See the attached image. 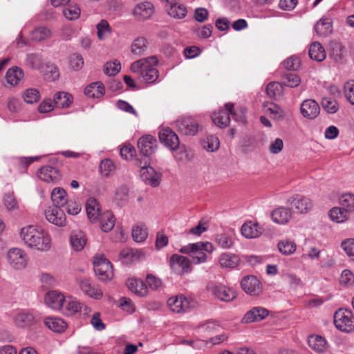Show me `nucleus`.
<instances>
[{"instance_id": "obj_38", "label": "nucleus", "mask_w": 354, "mask_h": 354, "mask_svg": "<svg viewBox=\"0 0 354 354\" xmlns=\"http://www.w3.org/2000/svg\"><path fill=\"white\" fill-rule=\"evenodd\" d=\"M44 324L49 329L56 333H62L67 327V324L63 319L56 317L46 318Z\"/></svg>"}, {"instance_id": "obj_24", "label": "nucleus", "mask_w": 354, "mask_h": 354, "mask_svg": "<svg viewBox=\"0 0 354 354\" xmlns=\"http://www.w3.org/2000/svg\"><path fill=\"white\" fill-rule=\"evenodd\" d=\"M271 217L274 223L284 225L291 219L292 212L289 208L280 207L272 211Z\"/></svg>"}, {"instance_id": "obj_54", "label": "nucleus", "mask_w": 354, "mask_h": 354, "mask_svg": "<svg viewBox=\"0 0 354 354\" xmlns=\"http://www.w3.org/2000/svg\"><path fill=\"white\" fill-rule=\"evenodd\" d=\"M215 241L218 245L223 249L230 248L234 244L232 237L225 233L218 234Z\"/></svg>"}, {"instance_id": "obj_25", "label": "nucleus", "mask_w": 354, "mask_h": 354, "mask_svg": "<svg viewBox=\"0 0 354 354\" xmlns=\"http://www.w3.org/2000/svg\"><path fill=\"white\" fill-rule=\"evenodd\" d=\"M241 234L247 239L257 238L262 234V228L258 223L252 221L245 223L241 229Z\"/></svg>"}, {"instance_id": "obj_21", "label": "nucleus", "mask_w": 354, "mask_h": 354, "mask_svg": "<svg viewBox=\"0 0 354 354\" xmlns=\"http://www.w3.org/2000/svg\"><path fill=\"white\" fill-rule=\"evenodd\" d=\"M66 297L63 294L56 290L48 292L45 297L46 304L53 309L62 310Z\"/></svg>"}, {"instance_id": "obj_15", "label": "nucleus", "mask_w": 354, "mask_h": 354, "mask_svg": "<svg viewBox=\"0 0 354 354\" xmlns=\"http://www.w3.org/2000/svg\"><path fill=\"white\" fill-rule=\"evenodd\" d=\"M15 325L21 328H29L37 323V319L32 312L21 311L13 318Z\"/></svg>"}, {"instance_id": "obj_30", "label": "nucleus", "mask_w": 354, "mask_h": 354, "mask_svg": "<svg viewBox=\"0 0 354 354\" xmlns=\"http://www.w3.org/2000/svg\"><path fill=\"white\" fill-rule=\"evenodd\" d=\"M308 343L309 346L317 353H323L328 348L327 342L319 335H310L308 337Z\"/></svg>"}, {"instance_id": "obj_20", "label": "nucleus", "mask_w": 354, "mask_h": 354, "mask_svg": "<svg viewBox=\"0 0 354 354\" xmlns=\"http://www.w3.org/2000/svg\"><path fill=\"white\" fill-rule=\"evenodd\" d=\"M45 216L50 223L57 226H64L66 224V215L60 207H55L47 209Z\"/></svg>"}, {"instance_id": "obj_53", "label": "nucleus", "mask_w": 354, "mask_h": 354, "mask_svg": "<svg viewBox=\"0 0 354 354\" xmlns=\"http://www.w3.org/2000/svg\"><path fill=\"white\" fill-rule=\"evenodd\" d=\"M64 16L69 20L77 19L80 15V9L76 5L68 4L63 9Z\"/></svg>"}, {"instance_id": "obj_62", "label": "nucleus", "mask_w": 354, "mask_h": 354, "mask_svg": "<svg viewBox=\"0 0 354 354\" xmlns=\"http://www.w3.org/2000/svg\"><path fill=\"white\" fill-rule=\"evenodd\" d=\"M97 36L101 40L105 39L111 32L109 24L105 20H102L97 25Z\"/></svg>"}, {"instance_id": "obj_4", "label": "nucleus", "mask_w": 354, "mask_h": 354, "mask_svg": "<svg viewBox=\"0 0 354 354\" xmlns=\"http://www.w3.org/2000/svg\"><path fill=\"white\" fill-rule=\"evenodd\" d=\"M6 260L11 268L21 270L26 268L29 258L26 252L23 249L12 248L7 252Z\"/></svg>"}, {"instance_id": "obj_6", "label": "nucleus", "mask_w": 354, "mask_h": 354, "mask_svg": "<svg viewBox=\"0 0 354 354\" xmlns=\"http://www.w3.org/2000/svg\"><path fill=\"white\" fill-rule=\"evenodd\" d=\"M334 324L341 331L348 333L354 330V318L351 310L339 309L334 315Z\"/></svg>"}, {"instance_id": "obj_22", "label": "nucleus", "mask_w": 354, "mask_h": 354, "mask_svg": "<svg viewBox=\"0 0 354 354\" xmlns=\"http://www.w3.org/2000/svg\"><path fill=\"white\" fill-rule=\"evenodd\" d=\"M288 203L298 213H306L312 207L310 200L303 196L297 195L290 198Z\"/></svg>"}, {"instance_id": "obj_19", "label": "nucleus", "mask_w": 354, "mask_h": 354, "mask_svg": "<svg viewBox=\"0 0 354 354\" xmlns=\"http://www.w3.org/2000/svg\"><path fill=\"white\" fill-rule=\"evenodd\" d=\"M77 283L80 288L90 297L99 299L102 297V292L97 286L86 279H78Z\"/></svg>"}, {"instance_id": "obj_45", "label": "nucleus", "mask_w": 354, "mask_h": 354, "mask_svg": "<svg viewBox=\"0 0 354 354\" xmlns=\"http://www.w3.org/2000/svg\"><path fill=\"white\" fill-rule=\"evenodd\" d=\"M339 204L342 209L349 213L354 212V194L348 193L343 194L339 198Z\"/></svg>"}, {"instance_id": "obj_9", "label": "nucleus", "mask_w": 354, "mask_h": 354, "mask_svg": "<svg viewBox=\"0 0 354 354\" xmlns=\"http://www.w3.org/2000/svg\"><path fill=\"white\" fill-rule=\"evenodd\" d=\"M140 167V176L142 179L147 184L152 187H157L160 184L161 175L157 173L155 169L147 165V160H145V164L142 165L141 160L138 163Z\"/></svg>"}, {"instance_id": "obj_11", "label": "nucleus", "mask_w": 354, "mask_h": 354, "mask_svg": "<svg viewBox=\"0 0 354 354\" xmlns=\"http://www.w3.org/2000/svg\"><path fill=\"white\" fill-rule=\"evenodd\" d=\"M208 288L221 301L228 302L236 297L235 292L222 284L211 283L208 286Z\"/></svg>"}, {"instance_id": "obj_42", "label": "nucleus", "mask_w": 354, "mask_h": 354, "mask_svg": "<svg viewBox=\"0 0 354 354\" xmlns=\"http://www.w3.org/2000/svg\"><path fill=\"white\" fill-rule=\"evenodd\" d=\"M315 30L320 37H326L333 31L330 21L329 19H320L315 25Z\"/></svg>"}, {"instance_id": "obj_46", "label": "nucleus", "mask_w": 354, "mask_h": 354, "mask_svg": "<svg viewBox=\"0 0 354 354\" xmlns=\"http://www.w3.org/2000/svg\"><path fill=\"white\" fill-rule=\"evenodd\" d=\"M31 39L35 41H41L47 39L51 36V31L46 27H38L33 30L30 34Z\"/></svg>"}, {"instance_id": "obj_26", "label": "nucleus", "mask_w": 354, "mask_h": 354, "mask_svg": "<svg viewBox=\"0 0 354 354\" xmlns=\"http://www.w3.org/2000/svg\"><path fill=\"white\" fill-rule=\"evenodd\" d=\"M83 307L86 308L82 304L75 299L71 297H66L64 305H63V308L61 310L64 314L68 316H71L81 311Z\"/></svg>"}, {"instance_id": "obj_8", "label": "nucleus", "mask_w": 354, "mask_h": 354, "mask_svg": "<svg viewBox=\"0 0 354 354\" xmlns=\"http://www.w3.org/2000/svg\"><path fill=\"white\" fill-rule=\"evenodd\" d=\"M169 266L171 270L179 275L191 271V261L187 257L177 254H174L170 257Z\"/></svg>"}, {"instance_id": "obj_12", "label": "nucleus", "mask_w": 354, "mask_h": 354, "mask_svg": "<svg viewBox=\"0 0 354 354\" xmlns=\"http://www.w3.org/2000/svg\"><path fill=\"white\" fill-rule=\"evenodd\" d=\"M156 145V139L150 135L144 136L138 141V147L140 153L145 156V160L154 153Z\"/></svg>"}, {"instance_id": "obj_43", "label": "nucleus", "mask_w": 354, "mask_h": 354, "mask_svg": "<svg viewBox=\"0 0 354 354\" xmlns=\"http://www.w3.org/2000/svg\"><path fill=\"white\" fill-rule=\"evenodd\" d=\"M147 49V41L145 37H138L136 39L131 46V53L133 55H142Z\"/></svg>"}, {"instance_id": "obj_39", "label": "nucleus", "mask_w": 354, "mask_h": 354, "mask_svg": "<svg viewBox=\"0 0 354 354\" xmlns=\"http://www.w3.org/2000/svg\"><path fill=\"white\" fill-rule=\"evenodd\" d=\"M53 101L57 108L68 107L72 103L73 97L68 93L59 91L55 94Z\"/></svg>"}, {"instance_id": "obj_49", "label": "nucleus", "mask_w": 354, "mask_h": 354, "mask_svg": "<svg viewBox=\"0 0 354 354\" xmlns=\"http://www.w3.org/2000/svg\"><path fill=\"white\" fill-rule=\"evenodd\" d=\"M148 236L147 227L143 224H138L133 227L132 230V236L135 241L142 242Z\"/></svg>"}, {"instance_id": "obj_60", "label": "nucleus", "mask_w": 354, "mask_h": 354, "mask_svg": "<svg viewBox=\"0 0 354 354\" xmlns=\"http://www.w3.org/2000/svg\"><path fill=\"white\" fill-rule=\"evenodd\" d=\"M282 90V84L278 82H270L266 87V93L270 97L280 96Z\"/></svg>"}, {"instance_id": "obj_52", "label": "nucleus", "mask_w": 354, "mask_h": 354, "mask_svg": "<svg viewBox=\"0 0 354 354\" xmlns=\"http://www.w3.org/2000/svg\"><path fill=\"white\" fill-rule=\"evenodd\" d=\"M301 83L300 77L294 73H286L282 77L281 84L286 86L295 88Z\"/></svg>"}, {"instance_id": "obj_34", "label": "nucleus", "mask_w": 354, "mask_h": 354, "mask_svg": "<svg viewBox=\"0 0 354 354\" xmlns=\"http://www.w3.org/2000/svg\"><path fill=\"white\" fill-rule=\"evenodd\" d=\"M51 200L55 207H63L68 201L67 194L64 189L55 187L51 192Z\"/></svg>"}, {"instance_id": "obj_16", "label": "nucleus", "mask_w": 354, "mask_h": 354, "mask_svg": "<svg viewBox=\"0 0 354 354\" xmlns=\"http://www.w3.org/2000/svg\"><path fill=\"white\" fill-rule=\"evenodd\" d=\"M167 306L172 312L182 313L189 308V301L183 295H178L169 298Z\"/></svg>"}, {"instance_id": "obj_64", "label": "nucleus", "mask_w": 354, "mask_h": 354, "mask_svg": "<svg viewBox=\"0 0 354 354\" xmlns=\"http://www.w3.org/2000/svg\"><path fill=\"white\" fill-rule=\"evenodd\" d=\"M341 246L346 254L354 261V239H348L342 241Z\"/></svg>"}, {"instance_id": "obj_27", "label": "nucleus", "mask_w": 354, "mask_h": 354, "mask_svg": "<svg viewBox=\"0 0 354 354\" xmlns=\"http://www.w3.org/2000/svg\"><path fill=\"white\" fill-rule=\"evenodd\" d=\"M86 210L88 218L91 222H95L100 216V205L94 198H89L86 203Z\"/></svg>"}, {"instance_id": "obj_41", "label": "nucleus", "mask_w": 354, "mask_h": 354, "mask_svg": "<svg viewBox=\"0 0 354 354\" xmlns=\"http://www.w3.org/2000/svg\"><path fill=\"white\" fill-rule=\"evenodd\" d=\"M279 251L283 255H291L297 249L295 241L286 239L279 241L277 244Z\"/></svg>"}, {"instance_id": "obj_5", "label": "nucleus", "mask_w": 354, "mask_h": 354, "mask_svg": "<svg viewBox=\"0 0 354 354\" xmlns=\"http://www.w3.org/2000/svg\"><path fill=\"white\" fill-rule=\"evenodd\" d=\"M93 264L96 276L101 281L111 279L113 276L111 262L102 255H96L93 258Z\"/></svg>"}, {"instance_id": "obj_36", "label": "nucleus", "mask_w": 354, "mask_h": 354, "mask_svg": "<svg viewBox=\"0 0 354 354\" xmlns=\"http://www.w3.org/2000/svg\"><path fill=\"white\" fill-rule=\"evenodd\" d=\"M98 219L102 230L105 232L111 231L115 225V219L112 212L109 211L104 212Z\"/></svg>"}, {"instance_id": "obj_28", "label": "nucleus", "mask_w": 354, "mask_h": 354, "mask_svg": "<svg viewBox=\"0 0 354 354\" xmlns=\"http://www.w3.org/2000/svg\"><path fill=\"white\" fill-rule=\"evenodd\" d=\"M128 288L139 297L146 296L148 288L146 284L140 279H129L127 281Z\"/></svg>"}, {"instance_id": "obj_56", "label": "nucleus", "mask_w": 354, "mask_h": 354, "mask_svg": "<svg viewBox=\"0 0 354 354\" xmlns=\"http://www.w3.org/2000/svg\"><path fill=\"white\" fill-rule=\"evenodd\" d=\"M23 98L26 103L32 104L40 99V94L36 88H28L24 91Z\"/></svg>"}, {"instance_id": "obj_7", "label": "nucleus", "mask_w": 354, "mask_h": 354, "mask_svg": "<svg viewBox=\"0 0 354 354\" xmlns=\"http://www.w3.org/2000/svg\"><path fill=\"white\" fill-rule=\"evenodd\" d=\"M178 131L186 136H194L201 128L199 122L190 116L181 117L176 122Z\"/></svg>"}, {"instance_id": "obj_29", "label": "nucleus", "mask_w": 354, "mask_h": 354, "mask_svg": "<svg viewBox=\"0 0 354 354\" xmlns=\"http://www.w3.org/2000/svg\"><path fill=\"white\" fill-rule=\"evenodd\" d=\"M70 242L72 248L75 251H81L86 243V238L83 232L76 230L72 232Z\"/></svg>"}, {"instance_id": "obj_48", "label": "nucleus", "mask_w": 354, "mask_h": 354, "mask_svg": "<svg viewBox=\"0 0 354 354\" xmlns=\"http://www.w3.org/2000/svg\"><path fill=\"white\" fill-rule=\"evenodd\" d=\"M167 12L169 15L175 19H183L187 12L186 7L183 4H180L179 1L171 8H168Z\"/></svg>"}, {"instance_id": "obj_1", "label": "nucleus", "mask_w": 354, "mask_h": 354, "mask_svg": "<svg viewBox=\"0 0 354 354\" xmlns=\"http://www.w3.org/2000/svg\"><path fill=\"white\" fill-rule=\"evenodd\" d=\"M20 236L24 243L29 248L40 252L48 251L51 248V237L48 232L36 225L21 228Z\"/></svg>"}, {"instance_id": "obj_14", "label": "nucleus", "mask_w": 354, "mask_h": 354, "mask_svg": "<svg viewBox=\"0 0 354 354\" xmlns=\"http://www.w3.org/2000/svg\"><path fill=\"white\" fill-rule=\"evenodd\" d=\"M159 139L161 143L171 150H176L179 147L180 142L178 136L169 128L162 129L160 131Z\"/></svg>"}, {"instance_id": "obj_40", "label": "nucleus", "mask_w": 354, "mask_h": 354, "mask_svg": "<svg viewBox=\"0 0 354 354\" xmlns=\"http://www.w3.org/2000/svg\"><path fill=\"white\" fill-rule=\"evenodd\" d=\"M44 59L41 55L32 53L28 54L25 59V65L34 70H39L44 66Z\"/></svg>"}, {"instance_id": "obj_50", "label": "nucleus", "mask_w": 354, "mask_h": 354, "mask_svg": "<svg viewBox=\"0 0 354 354\" xmlns=\"http://www.w3.org/2000/svg\"><path fill=\"white\" fill-rule=\"evenodd\" d=\"M129 188L126 185H121L115 190L114 200L118 205L122 206L127 201L129 196Z\"/></svg>"}, {"instance_id": "obj_37", "label": "nucleus", "mask_w": 354, "mask_h": 354, "mask_svg": "<svg viewBox=\"0 0 354 354\" xmlns=\"http://www.w3.org/2000/svg\"><path fill=\"white\" fill-rule=\"evenodd\" d=\"M238 256L232 253H223L219 258V263L223 268H234L239 263Z\"/></svg>"}, {"instance_id": "obj_58", "label": "nucleus", "mask_w": 354, "mask_h": 354, "mask_svg": "<svg viewBox=\"0 0 354 354\" xmlns=\"http://www.w3.org/2000/svg\"><path fill=\"white\" fill-rule=\"evenodd\" d=\"M120 69V63L116 60L114 62H108L104 66V72L109 76L115 75Z\"/></svg>"}, {"instance_id": "obj_59", "label": "nucleus", "mask_w": 354, "mask_h": 354, "mask_svg": "<svg viewBox=\"0 0 354 354\" xmlns=\"http://www.w3.org/2000/svg\"><path fill=\"white\" fill-rule=\"evenodd\" d=\"M115 169L113 162L109 159L102 160L100 164V173L104 176H109Z\"/></svg>"}, {"instance_id": "obj_18", "label": "nucleus", "mask_w": 354, "mask_h": 354, "mask_svg": "<svg viewBox=\"0 0 354 354\" xmlns=\"http://www.w3.org/2000/svg\"><path fill=\"white\" fill-rule=\"evenodd\" d=\"M154 12L153 5L150 1H144L137 4L133 10V16L138 20L150 18Z\"/></svg>"}, {"instance_id": "obj_2", "label": "nucleus", "mask_w": 354, "mask_h": 354, "mask_svg": "<svg viewBox=\"0 0 354 354\" xmlns=\"http://www.w3.org/2000/svg\"><path fill=\"white\" fill-rule=\"evenodd\" d=\"M158 62L156 56L142 58L131 64V71L136 74L142 81L153 84L159 76V72L156 68Z\"/></svg>"}, {"instance_id": "obj_33", "label": "nucleus", "mask_w": 354, "mask_h": 354, "mask_svg": "<svg viewBox=\"0 0 354 354\" xmlns=\"http://www.w3.org/2000/svg\"><path fill=\"white\" fill-rule=\"evenodd\" d=\"M24 75L23 70L15 66L8 70L6 79L10 85L16 86L24 78Z\"/></svg>"}, {"instance_id": "obj_17", "label": "nucleus", "mask_w": 354, "mask_h": 354, "mask_svg": "<svg viewBox=\"0 0 354 354\" xmlns=\"http://www.w3.org/2000/svg\"><path fill=\"white\" fill-rule=\"evenodd\" d=\"M300 111L304 118L313 120L319 114L320 108L315 100L307 99L301 103Z\"/></svg>"}, {"instance_id": "obj_3", "label": "nucleus", "mask_w": 354, "mask_h": 354, "mask_svg": "<svg viewBox=\"0 0 354 354\" xmlns=\"http://www.w3.org/2000/svg\"><path fill=\"white\" fill-rule=\"evenodd\" d=\"M234 104L227 103L225 104V109H221L217 112H214L212 115V122L220 128H225L230 124V115L237 121L245 123L246 118L245 113L241 112V115L238 117L236 113L233 112Z\"/></svg>"}, {"instance_id": "obj_47", "label": "nucleus", "mask_w": 354, "mask_h": 354, "mask_svg": "<svg viewBox=\"0 0 354 354\" xmlns=\"http://www.w3.org/2000/svg\"><path fill=\"white\" fill-rule=\"evenodd\" d=\"M329 216L332 221L336 223H343L349 218V215L345 210L337 207H335L330 209Z\"/></svg>"}, {"instance_id": "obj_51", "label": "nucleus", "mask_w": 354, "mask_h": 354, "mask_svg": "<svg viewBox=\"0 0 354 354\" xmlns=\"http://www.w3.org/2000/svg\"><path fill=\"white\" fill-rule=\"evenodd\" d=\"M321 104L323 109L328 113H335L339 109L338 103L332 97H323Z\"/></svg>"}, {"instance_id": "obj_55", "label": "nucleus", "mask_w": 354, "mask_h": 354, "mask_svg": "<svg viewBox=\"0 0 354 354\" xmlns=\"http://www.w3.org/2000/svg\"><path fill=\"white\" fill-rule=\"evenodd\" d=\"M203 147L208 151L214 152L218 149L220 142L217 137L208 136L203 141Z\"/></svg>"}, {"instance_id": "obj_32", "label": "nucleus", "mask_w": 354, "mask_h": 354, "mask_svg": "<svg viewBox=\"0 0 354 354\" xmlns=\"http://www.w3.org/2000/svg\"><path fill=\"white\" fill-rule=\"evenodd\" d=\"M104 87L100 82L91 83L85 88L84 93L86 96L93 98H100L104 94Z\"/></svg>"}, {"instance_id": "obj_44", "label": "nucleus", "mask_w": 354, "mask_h": 354, "mask_svg": "<svg viewBox=\"0 0 354 354\" xmlns=\"http://www.w3.org/2000/svg\"><path fill=\"white\" fill-rule=\"evenodd\" d=\"M263 109L265 113L272 115L275 119H282L283 117V110L273 102L264 103Z\"/></svg>"}, {"instance_id": "obj_31", "label": "nucleus", "mask_w": 354, "mask_h": 354, "mask_svg": "<svg viewBox=\"0 0 354 354\" xmlns=\"http://www.w3.org/2000/svg\"><path fill=\"white\" fill-rule=\"evenodd\" d=\"M201 250L203 252H212L214 250L213 245L209 242H197L195 243H189L187 245L182 247L180 249V252L183 254H189L190 251Z\"/></svg>"}, {"instance_id": "obj_61", "label": "nucleus", "mask_w": 354, "mask_h": 354, "mask_svg": "<svg viewBox=\"0 0 354 354\" xmlns=\"http://www.w3.org/2000/svg\"><path fill=\"white\" fill-rule=\"evenodd\" d=\"M344 93L346 100L354 105V80H348L344 84Z\"/></svg>"}, {"instance_id": "obj_63", "label": "nucleus", "mask_w": 354, "mask_h": 354, "mask_svg": "<svg viewBox=\"0 0 354 354\" xmlns=\"http://www.w3.org/2000/svg\"><path fill=\"white\" fill-rule=\"evenodd\" d=\"M3 204L8 211H14L19 209L18 203L12 194H8L4 196Z\"/></svg>"}, {"instance_id": "obj_23", "label": "nucleus", "mask_w": 354, "mask_h": 354, "mask_svg": "<svg viewBox=\"0 0 354 354\" xmlns=\"http://www.w3.org/2000/svg\"><path fill=\"white\" fill-rule=\"evenodd\" d=\"M38 177L45 182H57L61 178L59 170L51 166L42 167L38 171Z\"/></svg>"}, {"instance_id": "obj_35", "label": "nucleus", "mask_w": 354, "mask_h": 354, "mask_svg": "<svg viewBox=\"0 0 354 354\" xmlns=\"http://www.w3.org/2000/svg\"><path fill=\"white\" fill-rule=\"evenodd\" d=\"M309 57L313 60L322 62L326 58V52L323 46L319 42H313L308 51Z\"/></svg>"}, {"instance_id": "obj_13", "label": "nucleus", "mask_w": 354, "mask_h": 354, "mask_svg": "<svg viewBox=\"0 0 354 354\" xmlns=\"http://www.w3.org/2000/svg\"><path fill=\"white\" fill-rule=\"evenodd\" d=\"M268 315L269 311L268 309L261 306L253 307L245 314L241 319V322L243 324L258 322L264 319Z\"/></svg>"}, {"instance_id": "obj_57", "label": "nucleus", "mask_w": 354, "mask_h": 354, "mask_svg": "<svg viewBox=\"0 0 354 354\" xmlns=\"http://www.w3.org/2000/svg\"><path fill=\"white\" fill-rule=\"evenodd\" d=\"M344 51V48L340 43L333 42L330 44V55L336 62L342 60Z\"/></svg>"}, {"instance_id": "obj_10", "label": "nucleus", "mask_w": 354, "mask_h": 354, "mask_svg": "<svg viewBox=\"0 0 354 354\" xmlns=\"http://www.w3.org/2000/svg\"><path fill=\"white\" fill-rule=\"evenodd\" d=\"M241 286L243 291L250 295H259L262 292L261 283L254 275H249L243 278Z\"/></svg>"}]
</instances>
